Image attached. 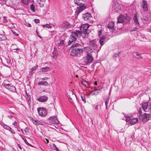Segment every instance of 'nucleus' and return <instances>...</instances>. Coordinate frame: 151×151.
<instances>
[{
    "label": "nucleus",
    "mask_w": 151,
    "mask_h": 151,
    "mask_svg": "<svg viewBox=\"0 0 151 151\" xmlns=\"http://www.w3.org/2000/svg\"><path fill=\"white\" fill-rule=\"evenodd\" d=\"M89 44L96 51L98 52L100 50L101 46H100L98 40H96L90 41Z\"/></svg>",
    "instance_id": "1"
},
{
    "label": "nucleus",
    "mask_w": 151,
    "mask_h": 151,
    "mask_svg": "<svg viewBox=\"0 0 151 151\" xmlns=\"http://www.w3.org/2000/svg\"><path fill=\"white\" fill-rule=\"evenodd\" d=\"M127 122L133 125L138 122L137 118H134L133 116L130 115L125 117Z\"/></svg>",
    "instance_id": "2"
},
{
    "label": "nucleus",
    "mask_w": 151,
    "mask_h": 151,
    "mask_svg": "<svg viewBox=\"0 0 151 151\" xmlns=\"http://www.w3.org/2000/svg\"><path fill=\"white\" fill-rule=\"evenodd\" d=\"M72 34L73 35H75L76 37H82L83 38H85L87 37V33H83L81 31L76 30L72 32Z\"/></svg>",
    "instance_id": "3"
},
{
    "label": "nucleus",
    "mask_w": 151,
    "mask_h": 151,
    "mask_svg": "<svg viewBox=\"0 0 151 151\" xmlns=\"http://www.w3.org/2000/svg\"><path fill=\"white\" fill-rule=\"evenodd\" d=\"M142 109L145 111L151 113V101L149 105L147 102L142 103Z\"/></svg>",
    "instance_id": "4"
},
{
    "label": "nucleus",
    "mask_w": 151,
    "mask_h": 151,
    "mask_svg": "<svg viewBox=\"0 0 151 151\" xmlns=\"http://www.w3.org/2000/svg\"><path fill=\"white\" fill-rule=\"evenodd\" d=\"M93 60V59L91 54H87V55L83 59L84 62L86 64L91 63Z\"/></svg>",
    "instance_id": "5"
},
{
    "label": "nucleus",
    "mask_w": 151,
    "mask_h": 151,
    "mask_svg": "<svg viewBox=\"0 0 151 151\" xmlns=\"http://www.w3.org/2000/svg\"><path fill=\"white\" fill-rule=\"evenodd\" d=\"M37 110L39 115L42 117L45 116L47 114L46 109L44 107H39L37 108Z\"/></svg>",
    "instance_id": "6"
},
{
    "label": "nucleus",
    "mask_w": 151,
    "mask_h": 151,
    "mask_svg": "<svg viewBox=\"0 0 151 151\" xmlns=\"http://www.w3.org/2000/svg\"><path fill=\"white\" fill-rule=\"evenodd\" d=\"M89 25L87 24H82L81 26L80 29V30L81 32L83 33H87V37H88L89 34V31L87 30V29L89 27Z\"/></svg>",
    "instance_id": "7"
},
{
    "label": "nucleus",
    "mask_w": 151,
    "mask_h": 151,
    "mask_svg": "<svg viewBox=\"0 0 151 151\" xmlns=\"http://www.w3.org/2000/svg\"><path fill=\"white\" fill-rule=\"evenodd\" d=\"M83 51V50L80 48H74L71 51L70 55L72 56H75L78 54L82 53Z\"/></svg>",
    "instance_id": "8"
},
{
    "label": "nucleus",
    "mask_w": 151,
    "mask_h": 151,
    "mask_svg": "<svg viewBox=\"0 0 151 151\" xmlns=\"http://www.w3.org/2000/svg\"><path fill=\"white\" fill-rule=\"evenodd\" d=\"M71 27V24L68 22L64 21L60 24L59 27L63 30Z\"/></svg>",
    "instance_id": "9"
},
{
    "label": "nucleus",
    "mask_w": 151,
    "mask_h": 151,
    "mask_svg": "<svg viewBox=\"0 0 151 151\" xmlns=\"http://www.w3.org/2000/svg\"><path fill=\"white\" fill-rule=\"evenodd\" d=\"M114 10L116 12H118L121 10V6L116 1H114L113 5Z\"/></svg>",
    "instance_id": "10"
},
{
    "label": "nucleus",
    "mask_w": 151,
    "mask_h": 151,
    "mask_svg": "<svg viewBox=\"0 0 151 151\" xmlns=\"http://www.w3.org/2000/svg\"><path fill=\"white\" fill-rule=\"evenodd\" d=\"M86 8V6L84 4H83L82 5L79 6V7H77L76 10L75 11V13L76 14H77V15H78V14L81 12L85 9Z\"/></svg>",
    "instance_id": "11"
},
{
    "label": "nucleus",
    "mask_w": 151,
    "mask_h": 151,
    "mask_svg": "<svg viewBox=\"0 0 151 151\" xmlns=\"http://www.w3.org/2000/svg\"><path fill=\"white\" fill-rule=\"evenodd\" d=\"M141 6L142 8L143 11L145 12H147L148 11V3L146 0H142Z\"/></svg>",
    "instance_id": "12"
},
{
    "label": "nucleus",
    "mask_w": 151,
    "mask_h": 151,
    "mask_svg": "<svg viewBox=\"0 0 151 151\" xmlns=\"http://www.w3.org/2000/svg\"><path fill=\"white\" fill-rule=\"evenodd\" d=\"M6 82H7V81H4V85L5 87L12 92H15L16 91L15 88L14 86H11L9 83L6 84L5 83Z\"/></svg>",
    "instance_id": "13"
},
{
    "label": "nucleus",
    "mask_w": 151,
    "mask_h": 151,
    "mask_svg": "<svg viewBox=\"0 0 151 151\" xmlns=\"http://www.w3.org/2000/svg\"><path fill=\"white\" fill-rule=\"evenodd\" d=\"M91 15L90 13H87L83 14L82 15V17L83 19L86 21H88L91 19Z\"/></svg>",
    "instance_id": "14"
},
{
    "label": "nucleus",
    "mask_w": 151,
    "mask_h": 151,
    "mask_svg": "<svg viewBox=\"0 0 151 151\" xmlns=\"http://www.w3.org/2000/svg\"><path fill=\"white\" fill-rule=\"evenodd\" d=\"M49 122L53 124H58L59 122L56 116H51L49 118Z\"/></svg>",
    "instance_id": "15"
},
{
    "label": "nucleus",
    "mask_w": 151,
    "mask_h": 151,
    "mask_svg": "<svg viewBox=\"0 0 151 151\" xmlns=\"http://www.w3.org/2000/svg\"><path fill=\"white\" fill-rule=\"evenodd\" d=\"M48 99L47 96H41L37 98V100L41 102H45Z\"/></svg>",
    "instance_id": "16"
},
{
    "label": "nucleus",
    "mask_w": 151,
    "mask_h": 151,
    "mask_svg": "<svg viewBox=\"0 0 151 151\" xmlns=\"http://www.w3.org/2000/svg\"><path fill=\"white\" fill-rule=\"evenodd\" d=\"M142 120L143 122H145L148 120L149 119V114H144L142 116Z\"/></svg>",
    "instance_id": "17"
},
{
    "label": "nucleus",
    "mask_w": 151,
    "mask_h": 151,
    "mask_svg": "<svg viewBox=\"0 0 151 151\" xmlns=\"http://www.w3.org/2000/svg\"><path fill=\"white\" fill-rule=\"evenodd\" d=\"M83 50L85 52L87 53V54H91V53L93 52L92 49L89 47H85Z\"/></svg>",
    "instance_id": "18"
},
{
    "label": "nucleus",
    "mask_w": 151,
    "mask_h": 151,
    "mask_svg": "<svg viewBox=\"0 0 151 151\" xmlns=\"http://www.w3.org/2000/svg\"><path fill=\"white\" fill-rule=\"evenodd\" d=\"M58 55L59 54L58 52L56 50L54 49V50L52 54V55H51V57L53 58L56 59Z\"/></svg>",
    "instance_id": "19"
},
{
    "label": "nucleus",
    "mask_w": 151,
    "mask_h": 151,
    "mask_svg": "<svg viewBox=\"0 0 151 151\" xmlns=\"http://www.w3.org/2000/svg\"><path fill=\"white\" fill-rule=\"evenodd\" d=\"M76 38L73 35H71L69 38V40L68 42V45H69L72 43L74 41H76Z\"/></svg>",
    "instance_id": "20"
},
{
    "label": "nucleus",
    "mask_w": 151,
    "mask_h": 151,
    "mask_svg": "<svg viewBox=\"0 0 151 151\" xmlns=\"http://www.w3.org/2000/svg\"><path fill=\"white\" fill-rule=\"evenodd\" d=\"M100 39L99 40V43L100 45V46H102L106 40V38L104 37H100Z\"/></svg>",
    "instance_id": "21"
},
{
    "label": "nucleus",
    "mask_w": 151,
    "mask_h": 151,
    "mask_svg": "<svg viewBox=\"0 0 151 151\" xmlns=\"http://www.w3.org/2000/svg\"><path fill=\"white\" fill-rule=\"evenodd\" d=\"M132 55L136 58L138 59H140L142 58V57L140 56L141 54H139L137 52H133Z\"/></svg>",
    "instance_id": "22"
},
{
    "label": "nucleus",
    "mask_w": 151,
    "mask_h": 151,
    "mask_svg": "<svg viewBox=\"0 0 151 151\" xmlns=\"http://www.w3.org/2000/svg\"><path fill=\"white\" fill-rule=\"evenodd\" d=\"M38 85H42L43 86H47L48 85V83L47 81H41L39 82L38 83Z\"/></svg>",
    "instance_id": "23"
},
{
    "label": "nucleus",
    "mask_w": 151,
    "mask_h": 151,
    "mask_svg": "<svg viewBox=\"0 0 151 151\" xmlns=\"http://www.w3.org/2000/svg\"><path fill=\"white\" fill-rule=\"evenodd\" d=\"M45 0H38L37 2L40 7H42L44 5Z\"/></svg>",
    "instance_id": "24"
},
{
    "label": "nucleus",
    "mask_w": 151,
    "mask_h": 151,
    "mask_svg": "<svg viewBox=\"0 0 151 151\" xmlns=\"http://www.w3.org/2000/svg\"><path fill=\"white\" fill-rule=\"evenodd\" d=\"M82 84L84 86L88 88L89 87L90 84L89 83L85 80H83L81 81Z\"/></svg>",
    "instance_id": "25"
},
{
    "label": "nucleus",
    "mask_w": 151,
    "mask_h": 151,
    "mask_svg": "<svg viewBox=\"0 0 151 151\" xmlns=\"http://www.w3.org/2000/svg\"><path fill=\"white\" fill-rule=\"evenodd\" d=\"M124 22V20H123V17L122 15H120L118 18L117 23H122Z\"/></svg>",
    "instance_id": "26"
},
{
    "label": "nucleus",
    "mask_w": 151,
    "mask_h": 151,
    "mask_svg": "<svg viewBox=\"0 0 151 151\" xmlns=\"http://www.w3.org/2000/svg\"><path fill=\"white\" fill-rule=\"evenodd\" d=\"M107 26L109 28L111 29H113L114 27V22L113 21L110 22L108 24Z\"/></svg>",
    "instance_id": "27"
},
{
    "label": "nucleus",
    "mask_w": 151,
    "mask_h": 151,
    "mask_svg": "<svg viewBox=\"0 0 151 151\" xmlns=\"http://www.w3.org/2000/svg\"><path fill=\"white\" fill-rule=\"evenodd\" d=\"M40 70L42 72H46L50 70V68L48 67L42 68L40 69Z\"/></svg>",
    "instance_id": "28"
},
{
    "label": "nucleus",
    "mask_w": 151,
    "mask_h": 151,
    "mask_svg": "<svg viewBox=\"0 0 151 151\" xmlns=\"http://www.w3.org/2000/svg\"><path fill=\"white\" fill-rule=\"evenodd\" d=\"M109 100V97L108 96H106L105 98V105L106 106V109H107V105L108 101Z\"/></svg>",
    "instance_id": "29"
},
{
    "label": "nucleus",
    "mask_w": 151,
    "mask_h": 151,
    "mask_svg": "<svg viewBox=\"0 0 151 151\" xmlns=\"http://www.w3.org/2000/svg\"><path fill=\"white\" fill-rule=\"evenodd\" d=\"M57 43H58L59 45L62 46H64V41L61 40H58L57 41Z\"/></svg>",
    "instance_id": "30"
},
{
    "label": "nucleus",
    "mask_w": 151,
    "mask_h": 151,
    "mask_svg": "<svg viewBox=\"0 0 151 151\" xmlns=\"http://www.w3.org/2000/svg\"><path fill=\"white\" fill-rule=\"evenodd\" d=\"M30 10L34 12H35L36 11V10L35 9V7L34 5L33 4H31L30 5Z\"/></svg>",
    "instance_id": "31"
},
{
    "label": "nucleus",
    "mask_w": 151,
    "mask_h": 151,
    "mask_svg": "<svg viewBox=\"0 0 151 151\" xmlns=\"http://www.w3.org/2000/svg\"><path fill=\"white\" fill-rule=\"evenodd\" d=\"M133 19H134L135 24L136 25H139V23L138 22V21L137 19V15H134Z\"/></svg>",
    "instance_id": "32"
},
{
    "label": "nucleus",
    "mask_w": 151,
    "mask_h": 151,
    "mask_svg": "<svg viewBox=\"0 0 151 151\" xmlns=\"http://www.w3.org/2000/svg\"><path fill=\"white\" fill-rule=\"evenodd\" d=\"M6 39V37L4 35H0V40H5Z\"/></svg>",
    "instance_id": "33"
},
{
    "label": "nucleus",
    "mask_w": 151,
    "mask_h": 151,
    "mask_svg": "<svg viewBox=\"0 0 151 151\" xmlns=\"http://www.w3.org/2000/svg\"><path fill=\"white\" fill-rule=\"evenodd\" d=\"M3 127L5 129H6L9 130L10 131V130L11 129V128L9 127V126H8L6 125L3 124Z\"/></svg>",
    "instance_id": "34"
},
{
    "label": "nucleus",
    "mask_w": 151,
    "mask_h": 151,
    "mask_svg": "<svg viewBox=\"0 0 151 151\" xmlns=\"http://www.w3.org/2000/svg\"><path fill=\"white\" fill-rule=\"evenodd\" d=\"M123 20H124V22H127L129 21V17L125 16H123Z\"/></svg>",
    "instance_id": "35"
},
{
    "label": "nucleus",
    "mask_w": 151,
    "mask_h": 151,
    "mask_svg": "<svg viewBox=\"0 0 151 151\" xmlns=\"http://www.w3.org/2000/svg\"><path fill=\"white\" fill-rule=\"evenodd\" d=\"M143 22H145L148 20V17L146 16H143L142 18H141Z\"/></svg>",
    "instance_id": "36"
},
{
    "label": "nucleus",
    "mask_w": 151,
    "mask_h": 151,
    "mask_svg": "<svg viewBox=\"0 0 151 151\" xmlns=\"http://www.w3.org/2000/svg\"><path fill=\"white\" fill-rule=\"evenodd\" d=\"M23 140L24 141V142L28 145H29L30 146L32 147H33V146L32 145L30 144L27 141V140L25 138H24V137L23 138Z\"/></svg>",
    "instance_id": "37"
},
{
    "label": "nucleus",
    "mask_w": 151,
    "mask_h": 151,
    "mask_svg": "<svg viewBox=\"0 0 151 151\" xmlns=\"http://www.w3.org/2000/svg\"><path fill=\"white\" fill-rule=\"evenodd\" d=\"M22 2L23 4L26 5L30 2V0H22Z\"/></svg>",
    "instance_id": "38"
},
{
    "label": "nucleus",
    "mask_w": 151,
    "mask_h": 151,
    "mask_svg": "<svg viewBox=\"0 0 151 151\" xmlns=\"http://www.w3.org/2000/svg\"><path fill=\"white\" fill-rule=\"evenodd\" d=\"M31 96L30 95H27V100L28 101V103L29 104V106L30 105V103L31 102Z\"/></svg>",
    "instance_id": "39"
},
{
    "label": "nucleus",
    "mask_w": 151,
    "mask_h": 151,
    "mask_svg": "<svg viewBox=\"0 0 151 151\" xmlns=\"http://www.w3.org/2000/svg\"><path fill=\"white\" fill-rule=\"evenodd\" d=\"M80 45V44H79L78 43H75V44H73V45L71 46L73 47H79Z\"/></svg>",
    "instance_id": "40"
},
{
    "label": "nucleus",
    "mask_w": 151,
    "mask_h": 151,
    "mask_svg": "<svg viewBox=\"0 0 151 151\" xmlns=\"http://www.w3.org/2000/svg\"><path fill=\"white\" fill-rule=\"evenodd\" d=\"M81 97L82 101L85 103L86 102V98L85 96V95H83L81 96Z\"/></svg>",
    "instance_id": "41"
},
{
    "label": "nucleus",
    "mask_w": 151,
    "mask_h": 151,
    "mask_svg": "<svg viewBox=\"0 0 151 151\" xmlns=\"http://www.w3.org/2000/svg\"><path fill=\"white\" fill-rule=\"evenodd\" d=\"M102 30L101 29H98V37H100L101 35V33L102 32Z\"/></svg>",
    "instance_id": "42"
},
{
    "label": "nucleus",
    "mask_w": 151,
    "mask_h": 151,
    "mask_svg": "<svg viewBox=\"0 0 151 151\" xmlns=\"http://www.w3.org/2000/svg\"><path fill=\"white\" fill-rule=\"evenodd\" d=\"M75 3L77 4L78 5H83V4H82V3L80 2V1L79 0H77L75 2Z\"/></svg>",
    "instance_id": "43"
},
{
    "label": "nucleus",
    "mask_w": 151,
    "mask_h": 151,
    "mask_svg": "<svg viewBox=\"0 0 151 151\" xmlns=\"http://www.w3.org/2000/svg\"><path fill=\"white\" fill-rule=\"evenodd\" d=\"M52 148L54 150H55L57 151H58V148L55 145L53 144V146L52 147Z\"/></svg>",
    "instance_id": "44"
},
{
    "label": "nucleus",
    "mask_w": 151,
    "mask_h": 151,
    "mask_svg": "<svg viewBox=\"0 0 151 151\" xmlns=\"http://www.w3.org/2000/svg\"><path fill=\"white\" fill-rule=\"evenodd\" d=\"M43 27H47L48 28H50L51 27V26L49 24H46L45 25H43Z\"/></svg>",
    "instance_id": "45"
},
{
    "label": "nucleus",
    "mask_w": 151,
    "mask_h": 151,
    "mask_svg": "<svg viewBox=\"0 0 151 151\" xmlns=\"http://www.w3.org/2000/svg\"><path fill=\"white\" fill-rule=\"evenodd\" d=\"M38 67V65H36L34 66L32 69H31V71H32L36 70Z\"/></svg>",
    "instance_id": "46"
},
{
    "label": "nucleus",
    "mask_w": 151,
    "mask_h": 151,
    "mask_svg": "<svg viewBox=\"0 0 151 151\" xmlns=\"http://www.w3.org/2000/svg\"><path fill=\"white\" fill-rule=\"evenodd\" d=\"M13 124L14 125L15 128H17L18 127V125L17 123L15 121L14 123H13Z\"/></svg>",
    "instance_id": "47"
},
{
    "label": "nucleus",
    "mask_w": 151,
    "mask_h": 151,
    "mask_svg": "<svg viewBox=\"0 0 151 151\" xmlns=\"http://www.w3.org/2000/svg\"><path fill=\"white\" fill-rule=\"evenodd\" d=\"M34 21L35 23H38L40 22V20L38 19H35L34 20Z\"/></svg>",
    "instance_id": "48"
},
{
    "label": "nucleus",
    "mask_w": 151,
    "mask_h": 151,
    "mask_svg": "<svg viewBox=\"0 0 151 151\" xmlns=\"http://www.w3.org/2000/svg\"><path fill=\"white\" fill-rule=\"evenodd\" d=\"M24 131L26 133H28L29 132V129L27 127L25 128L24 129Z\"/></svg>",
    "instance_id": "49"
},
{
    "label": "nucleus",
    "mask_w": 151,
    "mask_h": 151,
    "mask_svg": "<svg viewBox=\"0 0 151 151\" xmlns=\"http://www.w3.org/2000/svg\"><path fill=\"white\" fill-rule=\"evenodd\" d=\"M48 79H49V78H48L46 77L42 78V80L43 81H44V80H47Z\"/></svg>",
    "instance_id": "50"
},
{
    "label": "nucleus",
    "mask_w": 151,
    "mask_h": 151,
    "mask_svg": "<svg viewBox=\"0 0 151 151\" xmlns=\"http://www.w3.org/2000/svg\"><path fill=\"white\" fill-rule=\"evenodd\" d=\"M37 121L36 120H33V123L35 124H37Z\"/></svg>",
    "instance_id": "51"
},
{
    "label": "nucleus",
    "mask_w": 151,
    "mask_h": 151,
    "mask_svg": "<svg viewBox=\"0 0 151 151\" xmlns=\"http://www.w3.org/2000/svg\"><path fill=\"white\" fill-rule=\"evenodd\" d=\"M137 28L136 27L134 28L133 29L131 30L130 31H137Z\"/></svg>",
    "instance_id": "52"
},
{
    "label": "nucleus",
    "mask_w": 151,
    "mask_h": 151,
    "mask_svg": "<svg viewBox=\"0 0 151 151\" xmlns=\"http://www.w3.org/2000/svg\"><path fill=\"white\" fill-rule=\"evenodd\" d=\"M9 131H10L13 134H15V131H14V130L13 129L12 130L11 128V129Z\"/></svg>",
    "instance_id": "53"
},
{
    "label": "nucleus",
    "mask_w": 151,
    "mask_h": 151,
    "mask_svg": "<svg viewBox=\"0 0 151 151\" xmlns=\"http://www.w3.org/2000/svg\"><path fill=\"white\" fill-rule=\"evenodd\" d=\"M25 25L28 27H31V25L29 23H26V24Z\"/></svg>",
    "instance_id": "54"
},
{
    "label": "nucleus",
    "mask_w": 151,
    "mask_h": 151,
    "mask_svg": "<svg viewBox=\"0 0 151 151\" xmlns=\"http://www.w3.org/2000/svg\"><path fill=\"white\" fill-rule=\"evenodd\" d=\"M17 147L19 148H20V150H22V147H21L20 145L19 144H18L17 145Z\"/></svg>",
    "instance_id": "55"
},
{
    "label": "nucleus",
    "mask_w": 151,
    "mask_h": 151,
    "mask_svg": "<svg viewBox=\"0 0 151 151\" xmlns=\"http://www.w3.org/2000/svg\"><path fill=\"white\" fill-rule=\"evenodd\" d=\"M6 17H3V18L4 19V22H6L7 21L6 20Z\"/></svg>",
    "instance_id": "56"
},
{
    "label": "nucleus",
    "mask_w": 151,
    "mask_h": 151,
    "mask_svg": "<svg viewBox=\"0 0 151 151\" xmlns=\"http://www.w3.org/2000/svg\"><path fill=\"white\" fill-rule=\"evenodd\" d=\"M93 90L94 91H98V89H97L96 87H95L93 89Z\"/></svg>",
    "instance_id": "57"
},
{
    "label": "nucleus",
    "mask_w": 151,
    "mask_h": 151,
    "mask_svg": "<svg viewBox=\"0 0 151 151\" xmlns=\"http://www.w3.org/2000/svg\"><path fill=\"white\" fill-rule=\"evenodd\" d=\"M8 117L9 118V119H11L13 117V116H8Z\"/></svg>",
    "instance_id": "58"
},
{
    "label": "nucleus",
    "mask_w": 151,
    "mask_h": 151,
    "mask_svg": "<svg viewBox=\"0 0 151 151\" xmlns=\"http://www.w3.org/2000/svg\"><path fill=\"white\" fill-rule=\"evenodd\" d=\"M95 109H96V110H97V109H98V106H96L95 107Z\"/></svg>",
    "instance_id": "59"
},
{
    "label": "nucleus",
    "mask_w": 151,
    "mask_h": 151,
    "mask_svg": "<svg viewBox=\"0 0 151 151\" xmlns=\"http://www.w3.org/2000/svg\"><path fill=\"white\" fill-rule=\"evenodd\" d=\"M13 33L16 35V36H17L18 35L16 33H15V32H13Z\"/></svg>",
    "instance_id": "60"
},
{
    "label": "nucleus",
    "mask_w": 151,
    "mask_h": 151,
    "mask_svg": "<svg viewBox=\"0 0 151 151\" xmlns=\"http://www.w3.org/2000/svg\"><path fill=\"white\" fill-rule=\"evenodd\" d=\"M37 36L39 37L40 38H42V37H41V36H40V35H39V34H37Z\"/></svg>",
    "instance_id": "61"
},
{
    "label": "nucleus",
    "mask_w": 151,
    "mask_h": 151,
    "mask_svg": "<svg viewBox=\"0 0 151 151\" xmlns=\"http://www.w3.org/2000/svg\"><path fill=\"white\" fill-rule=\"evenodd\" d=\"M69 97H68V99H72V98L70 97V96H68Z\"/></svg>",
    "instance_id": "62"
},
{
    "label": "nucleus",
    "mask_w": 151,
    "mask_h": 151,
    "mask_svg": "<svg viewBox=\"0 0 151 151\" xmlns=\"http://www.w3.org/2000/svg\"><path fill=\"white\" fill-rule=\"evenodd\" d=\"M94 84L96 86L97 85V82L96 81H95V82H94Z\"/></svg>",
    "instance_id": "63"
},
{
    "label": "nucleus",
    "mask_w": 151,
    "mask_h": 151,
    "mask_svg": "<svg viewBox=\"0 0 151 151\" xmlns=\"http://www.w3.org/2000/svg\"><path fill=\"white\" fill-rule=\"evenodd\" d=\"M46 140L47 142L46 143H48V140L46 139Z\"/></svg>",
    "instance_id": "64"
}]
</instances>
